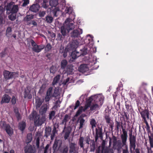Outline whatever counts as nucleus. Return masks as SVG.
<instances>
[{
  "instance_id": "obj_1",
  "label": "nucleus",
  "mask_w": 153,
  "mask_h": 153,
  "mask_svg": "<svg viewBox=\"0 0 153 153\" xmlns=\"http://www.w3.org/2000/svg\"><path fill=\"white\" fill-rule=\"evenodd\" d=\"M47 104H45L41 107L39 112L41 117L35 111H33L29 115V119L30 120H34V125L35 126H41L45 121V114L47 110Z\"/></svg>"
},
{
  "instance_id": "obj_2",
  "label": "nucleus",
  "mask_w": 153,
  "mask_h": 153,
  "mask_svg": "<svg viewBox=\"0 0 153 153\" xmlns=\"http://www.w3.org/2000/svg\"><path fill=\"white\" fill-rule=\"evenodd\" d=\"M115 127L117 130L118 131L121 127L122 129L123 134L121 135V139L122 141L123 146L126 145L128 135L127 132L123 128L122 122L115 121Z\"/></svg>"
},
{
  "instance_id": "obj_3",
  "label": "nucleus",
  "mask_w": 153,
  "mask_h": 153,
  "mask_svg": "<svg viewBox=\"0 0 153 153\" xmlns=\"http://www.w3.org/2000/svg\"><path fill=\"white\" fill-rule=\"evenodd\" d=\"M129 141L130 142V149L132 148L134 150L135 149L136 153H140L139 149H135L136 143V136L132 134V130L129 131Z\"/></svg>"
},
{
  "instance_id": "obj_4",
  "label": "nucleus",
  "mask_w": 153,
  "mask_h": 153,
  "mask_svg": "<svg viewBox=\"0 0 153 153\" xmlns=\"http://www.w3.org/2000/svg\"><path fill=\"white\" fill-rule=\"evenodd\" d=\"M6 9L9 14L10 13H17L19 10V7L18 5H15L14 2L11 1L7 4Z\"/></svg>"
},
{
  "instance_id": "obj_5",
  "label": "nucleus",
  "mask_w": 153,
  "mask_h": 153,
  "mask_svg": "<svg viewBox=\"0 0 153 153\" xmlns=\"http://www.w3.org/2000/svg\"><path fill=\"white\" fill-rule=\"evenodd\" d=\"M139 112L142 118L143 122L145 123L147 126H149V124L146 120V117L147 119H149V112L147 109H146L145 107V109H143L140 107L138 109Z\"/></svg>"
},
{
  "instance_id": "obj_6",
  "label": "nucleus",
  "mask_w": 153,
  "mask_h": 153,
  "mask_svg": "<svg viewBox=\"0 0 153 153\" xmlns=\"http://www.w3.org/2000/svg\"><path fill=\"white\" fill-rule=\"evenodd\" d=\"M30 42L33 47L32 48V51L36 53H39L44 48V45L42 44L38 45L36 44L34 41L32 39H30Z\"/></svg>"
},
{
  "instance_id": "obj_7",
  "label": "nucleus",
  "mask_w": 153,
  "mask_h": 153,
  "mask_svg": "<svg viewBox=\"0 0 153 153\" xmlns=\"http://www.w3.org/2000/svg\"><path fill=\"white\" fill-rule=\"evenodd\" d=\"M0 125L10 137L12 136L13 134V130L9 124H6L5 121H1L0 123Z\"/></svg>"
},
{
  "instance_id": "obj_8",
  "label": "nucleus",
  "mask_w": 153,
  "mask_h": 153,
  "mask_svg": "<svg viewBox=\"0 0 153 153\" xmlns=\"http://www.w3.org/2000/svg\"><path fill=\"white\" fill-rule=\"evenodd\" d=\"M18 75V74L15 72H10L7 70H4L3 72L4 77L6 80L17 77Z\"/></svg>"
},
{
  "instance_id": "obj_9",
  "label": "nucleus",
  "mask_w": 153,
  "mask_h": 153,
  "mask_svg": "<svg viewBox=\"0 0 153 153\" xmlns=\"http://www.w3.org/2000/svg\"><path fill=\"white\" fill-rule=\"evenodd\" d=\"M93 102L102 105L103 103L104 98L100 95L92 96Z\"/></svg>"
},
{
  "instance_id": "obj_10",
  "label": "nucleus",
  "mask_w": 153,
  "mask_h": 153,
  "mask_svg": "<svg viewBox=\"0 0 153 153\" xmlns=\"http://www.w3.org/2000/svg\"><path fill=\"white\" fill-rule=\"evenodd\" d=\"M72 22V19L70 18H67L65 21V27L68 30V33L70 30H72L74 28V25Z\"/></svg>"
},
{
  "instance_id": "obj_11",
  "label": "nucleus",
  "mask_w": 153,
  "mask_h": 153,
  "mask_svg": "<svg viewBox=\"0 0 153 153\" xmlns=\"http://www.w3.org/2000/svg\"><path fill=\"white\" fill-rule=\"evenodd\" d=\"M95 141L96 142L99 137L100 139H102L103 138V134L102 133V128L101 127H98L95 129Z\"/></svg>"
},
{
  "instance_id": "obj_12",
  "label": "nucleus",
  "mask_w": 153,
  "mask_h": 153,
  "mask_svg": "<svg viewBox=\"0 0 153 153\" xmlns=\"http://www.w3.org/2000/svg\"><path fill=\"white\" fill-rule=\"evenodd\" d=\"M76 144L75 143L71 142L69 144V153H78V148L76 147Z\"/></svg>"
},
{
  "instance_id": "obj_13",
  "label": "nucleus",
  "mask_w": 153,
  "mask_h": 153,
  "mask_svg": "<svg viewBox=\"0 0 153 153\" xmlns=\"http://www.w3.org/2000/svg\"><path fill=\"white\" fill-rule=\"evenodd\" d=\"M53 88L51 87L49 88L46 92V96L45 97V101L46 102L49 101L50 99L53 97Z\"/></svg>"
},
{
  "instance_id": "obj_14",
  "label": "nucleus",
  "mask_w": 153,
  "mask_h": 153,
  "mask_svg": "<svg viewBox=\"0 0 153 153\" xmlns=\"http://www.w3.org/2000/svg\"><path fill=\"white\" fill-rule=\"evenodd\" d=\"M82 33V29L78 28V30H74L71 33V36L74 38L77 37Z\"/></svg>"
},
{
  "instance_id": "obj_15",
  "label": "nucleus",
  "mask_w": 153,
  "mask_h": 153,
  "mask_svg": "<svg viewBox=\"0 0 153 153\" xmlns=\"http://www.w3.org/2000/svg\"><path fill=\"white\" fill-rule=\"evenodd\" d=\"M62 143L59 140L56 139L53 146V148L54 151L58 150L60 147Z\"/></svg>"
},
{
  "instance_id": "obj_16",
  "label": "nucleus",
  "mask_w": 153,
  "mask_h": 153,
  "mask_svg": "<svg viewBox=\"0 0 153 153\" xmlns=\"http://www.w3.org/2000/svg\"><path fill=\"white\" fill-rule=\"evenodd\" d=\"M10 99L11 97L8 94H4L1 98V103L2 104L4 103H9Z\"/></svg>"
},
{
  "instance_id": "obj_17",
  "label": "nucleus",
  "mask_w": 153,
  "mask_h": 153,
  "mask_svg": "<svg viewBox=\"0 0 153 153\" xmlns=\"http://www.w3.org/2000/svg\"><path fill=\"white\" fill-rule=\"evenodd\" d=\"M25 153H35L36 150L31 145H27L25 148Z\"/></svg>"
},
{
  "instance_id": "obj_18",
  "label": "nucleus",
  "mask_w": 153,
  "mask_h": 153,
  "mask_svg": "<svg viewBox=\"0 0 153 153\" xmlns=\"http://www.w3.org/2000/svg\"><path fill=\"white\" fill-rule=\"evenodd\" d=\"M83 117L84 116L82 115L78 118L77 121L79 123V129L82 128L85 124V120L84 119Z\"/></svg>"
},
{
  "instance_id": "obj_19",
  "label": "nucleus",
  "mask_w": 153,
  "mask_h": 153,
  "mask_svg": "<svg viewBox=\"0 0 153 153\" xmlns=\"http://www.w3.org/2000/svg\"><path fill=\"white\" fill-rule=\"evenodd\" d=\"M50 146V144H47L45 147L41 146V147H42V150L43 152V153H48L49 151H51V147Z\"/></svg>"
},
{
  "instance_id": "obj_20",
  "label": "nucleus",
  "mask_w": 153,
  "mask_h": 153,
  "mask_svg": "<svg viewBox=\"0 0 153 153\" xmlns=\"http://www.w3.org/2000/svg\"><path fill=\"white\" fill-rule=\"evenodd\" d=\"M68 48H66L64 50V47L61 46L60 48L59 53H63V56L64 57H65L67 56V53L68 51Z\"/></svg>"
},
{
  "instance_id": "obj_21",
  "label": "nucleus",
  "mask_w": 153,
  "mask_h": 153,
  "mask_svg": "<svg viewBox=\"0 0 153 153\" xmlns=\"http://www.w3.org/2000/svg\"><path fill=\"white\" fill-rule=\"evenodd\" d=\"M88 68L85 64L81 65L79 68V71L82 73H85L88 71Z\"/></svg>"
},
{
  "instance_id": "obj_22",
  "label": "nucleus",
  "mask_w": 153,
  "mask_h": 153,
  "mask_svg": "<svg viewBox=\"0 0 153 153\" xmlns=\"http://www.w3.org/2000/svg\"><path fill=\"white\" fill-rule=\"evenodd\" d=\"M39 5L37 4H33L30 7V10L34 12H38L39 10Z\"/></svg>"
},
{
  "instance_id": "obj_23",
  "label": "nucleus",
  "mask_w": 153,
  "mask_h": 153,
  "mask_svg": "<svg viewBox=\"0 0 153 153\" xmlns=\"http://www.w3.org/2000/svg\"><path fill=\"white\" fill-rule=\"evenodd\" d=\"M81 56V54L79 52L74 51L71 53V56L74 60L76 59L77 57Z\"/></svg>"
},
{
  "instance_id": "obj_24",
  "label": "nucleus",
  "mask_w": 153,
  "mask_h": 153,
  "mask_svg": "<svg viewBox=\"0 0 153 153\" xmlns=\"http://www.w3.org/2000/svg\"><path fill=\"white\" fill-rule=\"evenodd\" d=\"M100 108V106L98 103H93L90 106V110L91 111H96L99 109Z\"/></svg>"
},
{
  "instance_id": "obj_25",
  "label": "nucleus",
  "mask_w": 153,
  "mask_h": 153,
  "mask_svg": "<svg viewBox=\"0 0 153 153\" xmlns=\"http://www.w3.org/2000/svg\"><path fill=\"white\" fill-rule=\"evenodd\" d=\"M70 118V116H69L68 114H66L65 116L64 117V118L61 123L62 124H65V126L64 128V129L65 128H66V125L67 122L69 120Z\"/></svg>"
},
{
  "instance_id": "obj_26",
  "label": "nucleus",
  "mask_w": 153,
  "mask_h": 153,
  "mask_svg": "<svg viewBox=\"0 0 153 153\" xmlns=\"http://www.w3.org/2000/svg\"><path fill=\"white\" fill-rule=\"evenodd\" d=\"M65 130V134L64 135V138L65 140L67 139L68 137H69L70 133L71 132V130H70L68 128H64Z\"/></svg>"
},
{
  "instance_id": "obj_27",
  "label": "nucleus",
  "mask_w": 153,
  "mask_h": 153,
  "mask_svg": "<svg viewBox=\"0 0 153 153\" xmlns=\"http://www.w3.org/2000/svg\"><path fill=\"white\" fill-rule=\"evenodd\" d=\"M51 128L50 127L48 126L46 127L45 129V136L46 138L48 137L51 135Z\"/></svg>"
},
{
  "instance_id": "obj_28",
  "label": "nucleus",
  "mask_w": 153,
  "mask_h": 153,
  "mask_svg": "<svg viewBox=\"0 0 153 153\" xmlns=\"http://www.w3.org/2000/svg\"><path fill=\"white\" fill-rule=\"evenodd\" d=\"M78 45V43L77 41L75 40L74 42L70 44L69 48H70L71 49H74L77 47Z\"/></svg>"
},
{
  "instance_id": "obj_29",
  "label": "nucleus",
  "mask_w": 153,
  "mask_h": 153,
  "mask_svg": "<svg viewBox=\"0 0 153 153\" xmlns=\"http://www.w3.org/2000/svg\"><path fill=\"white\" fill-rule=\"evenodd\" d=\"M26 126V124L25 122L23 121L20 122L19 123V128L22 131H23L25 129Z\"/></svg>"
},
{
  "instance_id": "obj_30",
  "label": "nucleus",
  "mask_w": 153,
  "mask_h": 153,
  "mask_svg": "<svg viewBox=\"0 0 153 153\" xmlns=\"http://www.w3.org/2000/svg\"><path fill=\"white\" fill-rule=\"evenodd\" d=\"M96 145L94 140H91L90 143V151L94 152L95 149Z\"/></svg>"
},
{
  "instance_id": "obj_31",
  "label": "nucleus",
  "mask_w": 153,
  "mask_h": 153,
  "mask_svg": "<svg viewBox=\"0 0 153 153\" xmlns=\"http://www.w3.org/2000/svg\"><path fill=\"white\" fill-rule=\"evenodd\" d=\"M60 32L62 35L65 36L68 32V30L65 26H62L60 28Z\"/></svg>"
},
{
  "instance_id": "obj_32",
  "label": "nucleus",
  "mask_w": 153,
  "mask_h": 153,
  "mask_svg": "<svg viewBox=\"0 0 153 153\" xmlns=\"http://www.w3.org/2000/svg\"><path fill=\"white\" fill-rule=\"evenodd\" d=\"M126 108L127 111H129L132 108L130 101H126L125 102Z\"/></svg>"
},
{
  "instance_id": "obj_33",
  "label": "nucleus",
  "mask_w": 153,
  "mask_h": 153,
  "mask_svg": "<svg viewBox=\"0 0 153 153\" xmlns=\"http://www.w3.org/2000/svg\"><path fill=\"white\" fill-rule=\"evenodd\" d=\"M57 132V131L56 130V128L55 126H54L53 129L52 131V133L51 134V140H53L55 136V134Z\"/></svg>"
},
{
  "instance_id": "obj_34",
  "label": "nucleus",
  "mask_w": 153,
  "mask_h": 153,
  "mask_svg": "<svg viewBox=\"0 0 153 153\" xmlns=\"http://www.w3.org/2000/svg\"><path fill=\"white\" fill-rule=\"evenodd\" d=\"M68 63L66 59L62 60L61 62V68L62 69H64Z\"/></svg>"
},
{
  "instance_id": "obj_35",
  "label": "nucleus",
  "mask_w": 153,
  "mask_h": 153,
  "mask_svg": "<svg viewBox=\"0 0 153 153\" xmlns=\"http://www.w3.org/2000/svg\"><path fill=\"white\" fill-rule=\"evenodd\" d=\"M16 13H10V14L8 15V18L9 20L13 21L16 19Z\"/></svg>"
},
{
  "instance_id": "obj_36",
  "label": "nucleus",
  "mask_w": 153,
  "mask_h": 153,
  "mask_svg": "<svg viewBox=\"0 0 153 153\" xmlns=\"http://www.w3.org/2000/svg\"><path fill=\"white\" fill-rule=\"evenodd\" d=\"M30 91L29 90H25V91L24 97L27 98L28 99H30L32 98V95L30 94Z\"/></svg>"
},
{
  "instance_id": "obj_37",
  "label": "nucleus",
  "mask_w": 153,
  "mask_h": 153,
  "mask_svg": "<svg viewBox=\"0 0 153 153\" xmlns=\"http://www.w3.org/2000/svg\"><path fill=\"white\" fill-rule=\"evenodd\" d=\"M58 0H50L49 1V4L51 7H55L58 4Z\"/></svg>"
},
{
  "instance_id": "obj_38",
  "label": "nucleus",
  "mask_w": 153,
  "mask_h": 153,
  "mask_svg": "<svg viewBox=\"0 0 153 153\" xmlns=\"http://www.w3.org/2000/svg\"><path fill=\"white\" fill-rule=\"evenodd\" d=\"M34 17V15H27L24 18V20L26 22L30 21L31 20L33 19Z\"/></svg>"
},
{
  "instance_id": "obj_39",
  "label": "nucleus",
  "mask_w": 153,
  "mask_h": 153,
  "mask_svg": "<svg viewBox=\"0 0 153 153\" xmlns=\"http://www.w3.org/2000/svg\"><path fill=\"white\" fill-rule=\"evenodd\" d=\"M60 75L58 74L54 77L52 82L53 85H56L60 79Z\"/></svg>"
},
{
  "instance_id": "obj_40",
  "label": "nucleus",
  "mask_w": 153,
  "mask_h": 153,
  "mask_svg": "<svg viewBox=\"0 0 153 153\" xmlns=\"http://www.w3.org/2000/svg\"><path fill=\"white\" fill-rule=\"evenodd\" d=\"M102 153H114L113 149L108 147H106V149H104L102 152L101 151Z\"/></svg>"
},
{
  "instance_id": "obj_41",
  "label": "nucleus",
  "mask_w": 153,
  "mask_h": 153,
  "mask_svg": "<svg viewBox=\"0 0 153 153\" xmlns=\"http://www.w3.org/2000/svg\"><path fill=\"white\" fill-rule=\"evenodd\" d=\"M43 101L40 98H38L36 100V108H39L42 105Z\"/></svg>"
},
{
  "instance_id": "obj_42",
  "label": "nucleus",
  "mask_w": 153,
  "mask_h": 153,
  "mask_svg": "<svg viewBox=\"0 0 153 153\" xmlns=\"http://www.w3.org/2000/svg\"><path fill=\"white\" fill-rule=\"evenodd\" d=\"M90 124L91 126V129L93 131L94 130V128L96 127V122L94 119H92L90 121Z\"/></svg>"
},
{
  "instance_id": "obj_43",
  "label": "nucleus",
  "mask_w": 153,
  "mask_h": 153,
  "mask_svg": "<svg viewBox=\"0 0 153 153\" xmlns=\"http://www.w3.org/2000/svg\"><path fill=\"white\" fill-rule=\"evenodd\" d=\"M45 20L47 23H51L53 21V17L50 16H47L45 18Z\"/></svg>"
},
{
  "instance_id": "obj_44",
  "label": "nucleus",
  "mask_w": 153,
  "mask_h": 153,
  "mask_svg": "<svg viewBox=\"0 0 153 153\" xmlns=\"http://www.w3.org/2000/svg\"><path fill=\"white\" fill-rule=\"evenodd\" d=\"M60 11V10L59 7H56L54 8L53 10L51 12L53 15L54 16H55L57 17L58 16V14H57V13L58 12H59Z\"/></svg>"
},
{
  "instance_id": "obj_45",
  "label": "nucleus",
  "mask_w": 153,
  "mask_h": 153,
  "mask_svg": "<svg viewBox=\"0 0 153 153\" xmlns=\"http://www.w3.org/2000/svg\"><path fill=\"white\" fill-rule=\"evenodd\" d=\"M46 87V86L45 84H42L40 87L38 93L40 94H42L44 92Z\"/></svg>"
},
{
  "instance_id": "obj_46",
  "label": "nucleus",
  "mask_w": 153,
  "mask_h": 153,
  "mask_svg": "<svg viewBox=\"0 0 153 153\" xmlns=\"http://www.w3.org/2000/svg\"><path fill=\"white\" fill-rule=\"evenodd\" d=\"M83 140H84V138L83 137H80V138L79 139V145L80 146V147L81 148H84V144H83Z\"/></svg>"
},
{
  "instance_id": "obj_47",
  "label": "nucleus",
  "mask_w": 153,
  "mask_h": 153,
  "mask_svg": "<svg viewBox=\"0 0 153 153\" xmlns=\"http://www.w3.org/2000/svg\"><path fill=\"white\" fill-rule=\"evenodd\" d=\"M123 146L122 142L121 143L120 140H118L117 141V145L115 147H117V150H118L121 149L122 146Z\"/></svg>"
},
{
  "instance_id": "obj_48",
  "label": "nucleus",
  "mask_w": 153,
  "mask_h": 153,
  "mask_svg": "<svg viewBox=\"0 0 153 153\" xmlns=\"http://www.w3.org/2000/svg\"><path fill=\"white\" fill-rule=\"evenodd\" d=\"M112 139H113V146L114 148L115 149H116V147H115V146L117 145V138L116 137L114 136H113L112 137Z\"/></svg>"
},
{
  "instance_id": "obj_49",
  "label": "nucleus",
  "mask_w": 153,
  "mask_h": 153,
  "mask_svg": "<svg viewBox=\"0 0 153 153\" xmlns=\"http://www.w3.org/2000/svg\"><path fill=\"white\" fill-rule=\"evenodd\" d=\"M59 95V91L55 88L53 94V97H56Z\"/></svg>"
},
{
  "instance_id": "obj_50",
  "label": "nucleus",
  "mask_w": 153,
  "mask_h": 153,
  "mask_svg": "<svg viewBox=\"0 0 153 153\" xmlns=\"http://www.w3.org/2000/svg\"><path fill=\"white\" fill-rule=\"evenodd\" d=\"M81 53H80L81 55H82L83 56H84V55L88 53V51L87 50V48H84L81 50Z\"/></svg>"
},
{
  "instance_id": "obj_51",
  "label": "nucleus",
  "mask_w": 153,
  "mask_h": 153,
  "mask_svg": "<svg viewBox=\"0 0 153 153\" xmlns=\"http://www.w3.org/2000/svg\"><path fill=\"white\" fill-rule=\"evenodd\" d=\"M92 102H93V101L92 96H91L86 100V104L91 106Z\"/></svg>"
},
{
  "instance_id": "obj_52",
  "label": "nucleus",
  "mask_w": 153,
  "mask_h": 153,
  "mask_svg": "<svg viewBox=\"0 0 153 153\" xmlns=\"http://www.w3.org/2000/svg\"><path fill=\"white\" fill-rule=\"evenodd\" d=\"M65 36H63L62 34L59 33L57 35V39L60 41H62L65 37Z\"/></svg>"
},
{
  "instance_id": "obj_53",
  "label": "nucleus",
  "mask_w": 153,
  "mask_h": 153,
  "mask_svg": "<svg viewBox=\"0 0 153 153\" xmlns=\"http://www.w3.org/2000/svg\"><path fill=\"white\" fill-rule=\"evenodd\" d=\"M51 44L50 43H48L45 47V51H48L51 50Z\"/></svg>"
},
{
  "instance_id": "obj_54",
  "label": "nucleus",
  "mask_w": 153,
  "mask_h": 153,
  "mask_svg": "<svg viewBox=\"0 0 153 153\" xmlns=\"http://www.w3.org/2000/svg\"><path fill=\"white\" fill-rule=\"evenodd\" d=\"M48 1L47 0H44L43 2L42 3V6L45 8H47L48 7V5L47 4L48 3Z\"/></svg>"
},
{
  "instance_id": "obj_55",
  "label": "nucleus",
  "mask_w": 153,
  "mask_h": 153,
  "mask_svg": "<svg viewBox=\"0 0 153 153\" xmlns=\"http://www.w3.org/2000/svg\"><path fill=\"white\" fill-rule=\"evenodd\" d=\"M82 108L83 107H80L79 108V109L76 112L75 116V117H77L78 116L79 114H80L82 113Z\"/></svg>"
},
{
  "instance_id": "obj_56",
  "label": "nucleus",
  "mask_w": 153,
  "mask_h": 153,
  "mask_svg": "<svg viewBox=\"0 0 153 153\" xmlns=\"http://www.w3.org/2000/svg\"><path fill=\"white\" fill-rule=\"evenodd\" d=\"M105 118L107 123L109 124L111 123L110 122L111 121V118L109 116L105 115Z\"/></svg>"
},
{
  "instance_id": "obj_57",
  "label": "nucleus",
  "mask_w": 153,
  "mask_h": 153,
  "mask_svg": "<svg viewBox=\"0 0 153 153\" xmlns=\"http://www.w3.org/2000/svg\"><path fill=\"white\" fill-rule=\"evenodd\" d=\"M11 104L12 105H15L16 102V99L14 96L12 97L11 100Z\"/></svg>"
},
{
  "instance_id": "obj_58",
  "label": "nucleus",
  "mask_w": 153,
  "mask_h": 153,
  "mask_svg": "<svg viewBox=\"0 0 153 153\" xmlns=\"http://www.w3.org/2000/svg\"><path fill=\"white\" fill-rule=\"evenodd\" d=\"M55 114V112L54 111H51L49 114V119L51 120L53 117L54 116Z\"/></svg>"
},
{
  "instance_id": "obj_59",
  "label": "nucleus",
  "mask_w": 153,
  "mask_h": 153,
  "mask_svg": "<svg viewBox=\"0 0 153 153\" xmlns=\"http://www.w3.org/2000/svg\"><path fill=\"white\" fill-rule=\"evenodd\" d=\"M105 144V140H103L102 141L101 146L102 152L104 149H106Z\"/></svg>"
},
{
  "instance_id": "obj_60",
  "label": "nucleus",
  "mask_w": 153,
  "mask_h": 153,
  "mask_svg": "<svg viewBox=\"0 0 153 153\" xmlns=\"http://www.w3.org/2000/svg\"><path fill=\"white\" fill-rule=\"evenodd\" d=\"M32 134H28L27 136V140H28L27 143H29L32 140Z\"/></svg>"
},
{
  "instance_id": "obj_61",
  "label": "nucleus",
  "mask_w": 153,
  "mask_h": 153,
  "mask_svg": "<svg viewBox=\"0 0 153 153\" xmlns=\"http://www.w3.org/2000/svg\"><path fill=\"white\" fill-rule=\"evenodd\" d=\"M129 95L131 99L135 98L136 97V95L135 94L134 92L132 91L130 92Z\"/></svg>"
},
{
  "instance_id": "obj_62",
  "label": "nucleus",
  "mask_w": 153,
  "mask_h": 153,
  "mask_svg": "<svg viewBox=\"0 0 153 153\" xmlns=\"http://www.w3.org/2000/svg\"><path fill=\"white\" fill-rule=\"evenodd\" d=\"M12 28L10 27H7L6 30V35H7V34L10 35V33L12 32Z\"/></svg>"
},
{
  "instance_id": "obj_63",
  "label": "nucleus",
  "mask_w": 153,
  "mask_h": 153,
  "mask_svg": "<svg viewBox=\"0 0 153 153\" xmlns=\"http://www.w3.org/2000/svg\"><path fill=\"white\" fill-rule=\"evenodd\" d=\"M36 143L37 148H39V147L40 143V138L39 137H38L36 138Z\"/></svg>"
},
{
  "instance_id": "obj_64",
  "label": "nucleus",
  "mask_w": 153,
  "mask_h": 153,
  "mask_svg": "<svg viewBox=\"0 0 153 153\" xmlns=\"http://www.w3.org/2000/svg\"><path fill=\"white\" fill-rule=\"evenodd\" d=\"M65 13H68L70 14L72 12V10L70 8L66 7L65 10Z\"/></svg>"
}]
</instances>
